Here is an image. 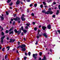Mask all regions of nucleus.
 <instances>
[{
    "label": "nucleus",
    "instance_id": "obj_34",
    "mask_svg": "<svg viewBox=\"0 0 60 60\" xmlns=\"http://www.w3.org/2000/svg\"><path fill=\"white\" fill-rule=\"evenodd\" d=\"M6 14L7 15H8L9 13H8V12L6 11Z\"/></svg>",
    "mask_w": 60,
    "mask_h": 60
},
{
    "label": "nucleus",
    "instance_id": "obj_56",
    "mask_svg": "<svg viewBox=\"0 0 60 60\" xmlns=\"http://www.w3.org/2000/svg\"><path fill=\"white\" fill-rule=\"evenodd\" d=\"M16 53H18V54L19 53V52L18 51V50H16Z\"/></svg>",
    "mask_w": 60,
    "mask_h": 60
},
{
    "label": "nucleus",
    "instance_id": "obj_21",
    "mask_svg": "<svg viewBox=\"0 0 60 60\" xmlns=\"http://www.w3.org/2000/svg\"><path fill=\"white\" fill-rule=\"evenodd\" d=\"M17 33H18V34H20V33H21V31H18V32H17Z\"/></svg>",
    "mask_w": 60,
    "mask_h": 60
},
{
    "label": "nucleus",
    "instance_id": "obj_2",
    "mask_svg": "<svg viewBox=\"0 0 60 60\" xmlns=\"http://www.w3.org/2000/svg\"><path fill=\"white\" fill-rule=\"evenodd\" d=\"M24 17H25V16L24 15H22V16L21 18L22 21H25L26 19Z\"/></svg>",
    "mask_w": 60,
    "mask_h": 60
},
{
    "label": "nucleus",
    "instance_id": "obj_45",
    "mask_svg": "<svg viewBox=\"0 0 60 60\" xmlns=\"http://www.w3.org/2000/svg\"><path fill=\"white\" fill-rule=\"evenodd\" d=\"M25 56H27V53L26 52L25 53Z\"/></svg>",
    "mask_w": 60,
    "mask_h": 60
},
{
    "label": "nucleus",
    "instance_id": "obj_35",
    "mask_svg": "<svg viewBox=\"0 0 60 60\" xmlns=\"http://www.w3.org/2000/svg\"><path fill=\"white\" fill-rule=\"evenodd\" d=\"M37 4H35L34 5L35 7H36L37 6Z\"/></svg>",
    "mask_w": 60,
    "mask_h": 60
},
{
    "label": "nucleus",
    "instance_id": "obj_25",
    "mask_svg": "<svg viewBox=\"0 0 60 60\" xmlns=\"http://www.w3.org/2000/svg\"><path fill=\"white\" fill-rule=\"evenodd\" d=\"M23 31L24 33H26V30H23Z\"/></svg>",
    "mask_w": 60,
    "mask_h": 60
},
{
    "label": "nucleus",
    "instance_id": "obj_32",
    "mask_svg": "<svg viewBox=\"0 0 60 60\" xmlns=\"http://www.w3.org/2000/svg\"><path fill=\"white\" fill-rule=\"evenodd\" d=\"M45 8H49V7H48V6H47V5H45Z\"/></svg>",
    "mask_w": 60,
    "mask_h": 60
},
{
    "label": "nucleus",
    "instance_id": "obj_40",
    "mask_svg": "<svg viewBox=\"0 0 60 60\" xmlns=\"http://www.w3.org/2000/svg\"><path fill=\"white\" fill-rule=\"evenodd\" d=\"M57 32L59 33V34H60V30H58L57 31Z\"/></svg>",
    "mask_w": 60,
    "mask_h": 60
},
{
    "label": "nucleus",
    "instance_id": "obj_17",
    "mask_svg": "<svg viewBox=\"0 0 60 60\" xmlns=\"http://www.w3.org/2000/svg\"><path fill=\"white\" fill-rule=\"evenodd\" d=\"M6 48H7V49H8V50H9V49H10V47L9 46H8Z\"/></svg>",
    "mask_w": 60,
    "mask_h": 60
},
{
    "label": "nucleus",
    "instance_id": "obj_27",
    "mask_svg": "<svg viewBox=\"0 0 60 60\" xmlns=\"http://www.w3.org/2000/svg\"><path fill=\"white\" fill-rule=\"evenodd\" d=\"M27 58V57H24V60H26V59Z\"/></svg>",
    "mask_w": 60,
    "mask_h": 60
},
{
    "label": "nucleus",
    "instance_id": "obj_49",
    "mask_svg": "<svg viewBox=\"0 0 60 60\" xmlns=\"http://www.w3.org/2000/svg\"><path fill=\"white\" fill-rule=\"evenodd\" d=\"M15 21H14L13 22V25H14V24H15Z\"/></svg>",
    "mask_w": 60,
    "mask_h": 60
},
{
    "label": "nucleus",
    "instance_id": "obj_64",
    "mask_svg": "<svg viewBox=\"0 0 60 60\" xmlns=\"http://www.w3.org/2000/svg\"><path fill=\"white\" fill-rule=\"evenodd\" d=\"M23 39L24 41H26V38H24Z\"/></svg>",
    "mask_w": 60,
    "mask_h": 60
},
{
    "label": "nucleus",
    "instance_id": "obj_60",
    "mask_svg": "<svg viewBox=\"0 0 60 60\" xmlns=\"http://www.w3.org/2000/svg\"><path fill=\"white\" fill-rule=\"evenodd\" d=\"M12 30V29H10L9 30V31H11Z\"/></svg>",
    "mask_w": 60,
    "mask_h": 60
},
{
    "label": "nucleus",
    "instance_id": "obj_8",
    "mask_svg": "<svg viewBox=\"0 0 60 60\" xmlns=\"http://www.w3.org/2000/svg\"><path fill=\"white\" fill-rule=\"evenodd\" d=\"M43 36H45V38H47L48 37V36H47V35L45 33H44L43 34Z\"/></svg>",
    "mask_w": 60,
    "mask_h": 60
},
{
    "label": "nucleus",
    "instance_id": "obj_52",
    "mask_svg": "<svg viewBox=\"0 0 60 60\" xmlns=\"http://www.w3.org/2000/svg\"><path fill=\"white\" fill-rule=\"evenodd\" d=\"M37 39H39V37L38 36H37Z\"/></svg>",
    "mask_w": 60,
    "mask_h": 60
},
{
    "label": "nucleus",
    "instance_id": "obj_16",
    "mask_svg": "<svg viewBox=\"0 0 60 60\" xmlns=\"http://www.w3.org/2000/svg\"><path fill=\"white\" fill-rule=\"evenodd\" d=\"M40 32H41V31L40 30H38V33L37 34V35H38V34H39V33H40Z\"/></svg>",
    "mask_w": 60,
    "mask_h": 60
},
{
    "label": "nucleus",
    "instance_id": "obj_36",
    "mask_svg": "<svg viewBox=\"0 0 60 60\" xmlns=\"http://www.w3.org/2000/svg\"><path fill=\"white\" fill-rule=\"evenodd\" d=\"M34 30L35 31H36V30H37V28L36 27H35L34 28Z\"/></svg>",
    "mask_w": 60,
    "mask_h": 60
},
{
    "label": "nucleus",
    "instance_id": "obj_43",
    "mask_svg": "<svg viewBox=\"0 0 60 60\" xmlns=\"http://www.w3.org/2000/svg\"><path fill=\"white\" fill-rule=\"evenodd\" d=\"M21 28L22 29V30H23V26H22L21 27Z\"/></svg>",
    "mask_w": 60,
    "mask_h": 60
},
{
    "label": "nucleus",
    "instance_id": "obj_11",
    "mask_svg": "<svg viewBox=\"0 0 60 60\" xmlns=\"http://www.w3.org/2000/svg\"><path fill=\"white\" fill-rule=\"evenodd\" d=\"M0 18H1V20H4V17L2 16H0Z\"/></svg>",
    "mask_w": 60,
    "mask_h": 60
},
{
    "label": "nucleus",
    "instance_id": "obj_31",
    "mask_svg": "<svg viewBox=\"0 0 60 60\" xmlns=\"http://www.w3.org/2000/svg\"><path fill=\"white\" fill-rule=\"evenodd\" d=\"M42 13H45V12H45V10H43L42 11Z\"/></svg>",
    "mask_w": 60,
    "mask_h": 60
},
{
    "label": "nucleus",
    "instance_id": "obj_48",
    "mask_svg": "<svg viewBox=\"0 0 60 60\" xmlns=\"http://www.w3.org/2000/svg\"><path fill=\"white\" fill-rule=\"evenodd\" d=\"M58 8H59V9L60 10V5H59Z\"/></svg>",
    "mask_w": 60,
    "mask_h": 60
},
{
    "label": "nucleus",
    "instance_id": "obj_61",
    "mask_svg": "<svg viewBox=\"0 0 60 60\" xmlns=\"http://www.w3.org/2000/svg\"><path fill=\"white\" fill-rule=\"evenodd\" d=\"M41 25H40L39 26V28H41Z\"/></svg>",
    "mask_w": 60,
    "mask_h": 60
},
{
    "label": "nucleus",
    "instance_id": "obj_14",
    "mask_svg": "<svg viewBox=\"0 0 60 60\" xmlns=\"http://www.w3.org/2000/svg\"><path fill=\"white\" fill-rule=\"evenodd\" d=\"M14 31L15 33H18V31H17V30L16 29H15L14 30Z\"/></svg>",
    "mask_w": 60,
    "mask_h": 60
},
{
    "label": "nucleus",
    "instance_id": "obj_55",
    "mask_svg": "<svg viewBox=\"0 0 60 60\" xmlns=\"http://www.w3.org/2000/svg\"><path fill=\"white\" fill-rule=\"evenodd\" d=\"M55 15H53L52 16V17L53 18H54V17H55Z\"/></svg>",
    "mask_w": 60,
    "mask_h": 60
},
{
    "label": "nucleus",
    "instance_id": "obj_26",
    "mask_svg": "<svg viewBox=\"0 0 60 60\" xmlns=\"http://www.w3.org/2000/svg\"><path fill=\"white\" fill-rule=\"evenodd\" d=\"M11 1V0H8L7 1V2L9 3Z\"/></svg>",
    "mask_w": 60,
    "mask_h": 60
},
{
    "label": "nucleus",
    "instance_id": "obj_13",
    "mask_svg": "<svg viewBox=\"0 0 60 60\" xmlns=\"http://www.w3.org/2000/svg\"><path fill=\"white\" fill-rule=\"evenodd\" d=\"M22 49V50L23 51H25L26 50V48H25V47Z\"/></svg>",
    "mask_w": 60,
    "mask_h": 60
},
{
    "label": "nucleus",
    "instance_id": "obj_9",
    "mask_svg": "<svg viewBox=\"0 0 60 60\" xmlns=\"http://www.w3.org/2000/svg\"><path fill=\"white\" fill-rule=\"evenodd\" d=\"M20 3V1L19 0L17 1L16 2V4L17 5H18V4H19V3Z\"/></svg>",
    "mask_w": 60,
    "mask_h": 60
},
{
    "label": "nucleus",
    "instance_id": "obj_15",
    "mask_svg": "<svg viewBox=\"0 0 60 60\" xmlns=\"http://www.w3.org/2000/svg\"><path fill=\"white\" fill-rule=\"evenodd\" d=\"M46 60V57H45V56H44V59H42V60Z\"/></svg>",
    "mask_w": 60,
    "mask_h": 60
},
{
    "label": "nucleus",
    "instance_id": "obj_20",
    "mask_svg": "<svg viewBox=\"0 0 60 60\" xmlns=\"http://www.w3.org/2000/svg\"><path fill=\"white\" fill-rule=\"evenodd\" d=\"M8 55L7 54L5 56V58L6 60V58L8 57Z\"/></svg>",
    "mask_w": 60,
    "mask_h": 60
},
{
    "label": "nucleus",
    "instance_id": "obj_12",
    "mask_svg": "<svg viewBox=\"0 0 60 60\" xmlns=\"http://www.w3.org/2000/svg\"><path fill=\"white\" fill-rule=\"evenodd\" d=\"M42 28L43 30H45V29H46L47 27L45 26H43L42 27Z\"/></svg>",
    "mask_w": 60,
    "mask_h": 60
},
{
    "label": "nucleus",
    "instance_id": "obj_4",
    "mask_svg": "<svg viewBox=\"0 0 60 60\" xmlns=\"http://www.w3.org/2000/svg\"><path fill=\"white\" fill-rule=\"evenodd\" d=\"M38 54L37 53L35 54H33V57L34 58V59H36L37 58V56Z\"/></svg>",
    "mask_w": 60,
    "mask_h": 60
},
{
    "label": "nucleus",
    "instance_id": "obj_5",
    "mask_svg": "<svg viewBox=\"0 0 60 60\" xmlns=\"http://www.w3.org/2000/svg\"><path fill=\"white\" fill-rule=\"evenodd\" d=\"M5 37V36H4L2 37L1 38V40L0 41L1 43H3V42H4V41H3V40H4Z\"/></svg>",
    "mask_w": 60,
    "mask_h": 60
},
{
    "label": "nucleus",
    "instance_id": "obj_57",
    "mask_svg": "<svg viewBox=\"0 0 60 60\" xmlns=\"http://www.w3.org/2000/svg\"><path fill=\"white\" fill-rule=\"evenodd\" d=\"M48 10H49V11H50L51 10V8H49L48 9Z\"/></svg>",
    "mask_w": 60,
    "mask_h": 60
},
{
    "label": "nucleus",
    "instance_id": "obj_3",
    "mask_svg": "<svg viewBox=\"0 0 60 60\" xmlns=\"http://www.w3.org/2000/svg\"><path fill=\"white\" fill-rule=\"evenodd\" d=\"M53 13V12L52 11H48L47 12H45V14H52Z\"/></svg>",
    "mask_w": 60,
    "mask_h": 60
},
{
    "label": "nucleus",
    "instance_id": "obj_51",
    "mask_svg": "<svg viewBox=\"0 0 60 60\" xmlns=\"http://www.w3.org/2000/svg\"><path fill=\"white\" fill-rule=\"evenodd\" d=\"M38 43V42H37V41H36V43H35V44L36 45H37V44Z\"/></svg>",
    "mask_w": 60,
    "mask_h": 60
},
{
    "label": "nucleus",
    "instance_id": "obj_7",
    "mask_svg": "<svg viewBox=\"0 0 60 60\" xmlns=\"http://www.w3.org/2000/svg\"><path fill=\"white\" fill-rule=\"evenodd\" d=\"M10 41H9L10 42H13L15 41V39H10Z\"/></svg>",
    "mask_w": 60,
    "mask_h": 60
},
{
    "label": "nucleus",
    "instance_id": "obj_63",
    "mask_svg": "<svg viewBox=\"0 0 60 60\" xmlns=\"http://www.w3.org/2000/svg\"><path fill=\"white\" fill-rule=\"evenodd\" d=\"M39 37H41V35H39Z\"/></svg>",
    "mask_w": 60,
    "mask_h": 60
},
{
    "label": "nucleus",
    "instance_id": "obj_58",
    "mask_svg": "<svg viewBox=\"0 0 60 60\" xmlns=\"http://www.w3.org/2000/svg\"><path fill=\"white\" fill-rule=\"evenodd\" d=\"M7 40H9V37H7Z\"/></svg>",
    "mask_w": 60,
    "mask_h": 60
},
{
    "label": "nucleus",
    "instance_id": "obj_33",
    "mask_svg": "<svg viewBox=\"0 0 60 60\" xmlns=\"http://www.w3.org/2000/svg\"><path fill=\"white\" fill-rule=\"evenodd\" d=\"M13 4V3H12V2H11V4H9V5L10 6H11V5H12V4Z\"/></svg>",
    "mask_w": 60,
    "mask_h": 60
},
{
    "label": "nucleus",
    "instance_id": "obj_19",
    "mask_svg": "<svg viewBox=\"0 0 60 60\" xmlns=\"http://www.w3.org/2000/svg\"><path fill=\"white\" fill-rule=\"evenodd\" d=\"M26 25H27V26H29V25H30V24L29 23L26 24Z\"/></svg>",
    "mask_w": 60,
    "mask_h": 60
},
{
    "label": "nucleus",
    "instance_id": "obj_47",
    "mask_svg": "<svg viewBox=\"0 0 60 60\" xmlns=\"http://www.w3.org/2000/svg\"><path fill=\"white\" fill-rule=\"evenodd\" d=\"M20 42L18 41V45H19L20 44Z\"/></svg>",
    "mask_w": 60,
    "mask_h": 60
},
{
    "label": "nucleus",
    "instance_id": "obj_59",
    "mask_svg": "<svg viewBox=\"0 0 60 60\" xmlns=\"http://www.w3.org/2000/svg\"><path fill=\"white\" fill-rule=\"evenodd\" d=\"M13 19H11V21H13Z\"/></svg>",
    "mask_w": 60,
    "mask_h": 60
},
{
    "label": "nucleus",
    "instance_id": "obj_53",
    "mask_svg": "<svg viewBox=\"0 0 60 60\" xmlns=\"http://www.w3.org/2000/svg\"><path fill=\"white\" fill-rule=\"evenodd\" d=\"M23 34H24V33H23V32H22L21 33L22 35H23Z\"/></svg>",
    "mask_w": 60,
    "mask_h": 60
},
{
    "label": "nucleus",
    "instance_id": "obj_1",
    "mask_svg": "<svg viewBox=\"0 0 60 60\" xmlns=\"http://www.w3.org/2000/svg\"><path fill=\"white\" fill-rule=\"evenodd\" d=\"M26 47V45L24 44H23L22 45H20V46L18 47H17V49L19 48V47H20L21 49H23L24 47Z\"/></svg>",
    "mask_w": 60,
    "mask_h": 60
},
{
    "label": "nucleus",
    "instance_id": "obj_29",
    "mask_svg": "<svg viewBox=\"0 0 60 60\" xmlns=\"http://www.w3.org/2000/svg\"><path fill=\"white\" fill-rule=\"evenodd\" d=\"M1 34H2V35L3 36V35H4V33L3 32H2Z\"/></svg>",
    "mask_w": 60,
    "mask_h": 60
},
{
    "label": "nucleus",
    "instance_id": "obj_30",
    "mask_svg": "<svg viewBox=\"0 0 60 60\" xmlns=\"http://www.w3.org/2000/svg\"><path fill=\"white\" fill-rule=\"evenodd\" d=\"M6 33H9V31L8 30H6L5 32Z\"/></svg>",
    "mask_w": 60,
    "mask_h": 60
},
{
    "label": "nucleus",
    "instance_id": "obj_54",
    "mask_svg": "<svg viewBox=\"0 0 60 60\" xmlns=\"http://www.w3.org/2000/svg\"><path fill=\"white\" fill-rule=\"evenodd\" d=\"M33 25H35V22H33Z\"/></svg>",
    "mask_w": 60,
    "mask_h": 60
},
{
    "label": "nucleus",
    "instance_id": "obj_37",
    "mask_svg": "<svg viewBox=\"0 0 60 60\" xmlns=\"http://www.w3.org/2000/svg\"><path fill=\"white\" fill-rule=\"evenodd\" d=\"M40 7L41 8H42L43 7V5L42 4H41L40 5Z\"/></svg>",
    "mask_w": 60,
    "mask_h": 60
},
{
    "label": "nucleus",
    "instance_id": "obj_18",
    "mask_svg": "<svg viewBox=\"0 0 60 60\" xmlns=\"http://www.w3.org/2000/svg\"><path fill=\"white\" fill-rule=\"evenodd\" d=\"M59 13V10H58L57 11V12L56 13V15H58Z\"/></svg>",
    "mask_w": 60,
    "mask_h": 60
},
{
    "label": "nucleus",
    "instance_id": "obj_38",
    "mask_svg": "<svg viewBox=\"0 0 60 60\" xmlns=\"http://www.w3.org/2000/svg\"><path fill=\"white\" fill-rule=\"evenodd\" d=\"M31 14V15L32 16H34V14L33 13H32Z\"/></svg>",
    "mask_w": 60,
    "mask_h": 60
},
{
    "label": "nucleus",
    "instance_id": "obj_6",
    "mask_svg": "<svg viewBox=\"0 0 60 60\" xmlns=\"http://www.w3.org/2000/svg\"><path fill=\"white\" fill-rule=\"evenodd\" d=\"M13 19L15 20V21H17V20H20V18H14Z\"/></svg>",
    "mask_w": 60,
    "mask_h": 60
},
{
    "label": "nucleus",
    "instance_id": "obj_28",
    "mask_svg": "<svg viewBox=\"0 0 60 60\" xmlns=\"http://www.w3.org/2000/svg\"><path fill=\"white\" fill-rule=\"evenodd\" d=\"M28 54L29 55V56H30V55H31V52H29L28 53Z\"/></svg>",
    "mask_w": 60,
    "mask_h": 60
},
{
    "label": "nucleus",
    "instance_id": "obj_39",
    "mask_svg": "<svg viewBox=\"0 0 60 60\" xmlns=\"http://www.w3.org/2000/svg\"><path fill=\"white\" fill-rule=\"evenodd\" d=\"M39 55L40 56H41V55H42V52H40L39 53Z\"/></svg>",
    "mask_w": 60,
    "mask_h": 60
},
{
    "label": "nucleus",
    "instance_id": "obj_46",
    "mask_svg": "<svg viewBox=\"0 0 60 60\" xmlns=\"http://www.w3.org/2000/svg\"><path fill=\"white\" fill-rule=\"evenodd\" d=\"M33 6V5L32 4H30V7H31V6Z\"/></svg>",
    "mask_w": 60,
    "mask_h": 60
},
{
    "label": "nucleus",
    "instance_id": "obj_44",
    "mask_svg": "<svg viewBox=\"0 0 60 60\" xmlns=\"http://www.w3.org/2000/svg\"><path fill=\"white\" fill-rule=\"evenodd\" d=\"M18 22L19 23H20V20H18Z\"/></svg>",
    "mask_w": 60,
    "mask_h": 60
},
{
    "label": "nucleus",
    "instance_id": "obj_62",
    "mask_svg": "<svg viewBox=\"0 0 60 60\" xmlns=\"http://www.w3.org/2000/svg\"><path fill=\"white\" fill-rule=\"evenodd\" d=\"M50 52H52V50L51 49H50Z\"/></svg>",
    "mask_w": 60,
    "mask_h": 60
},
{
    "label": "nucleus",
    "instance_id": "obj_41",
    "mask_svg": "<svg viewBox=\"0 0 60 60\" xmlns=\"http://www.w3.org/2000/svg\"><path fill=\"white\" fill-rule=\"evenodd\" d=\"M2 51H4V48H3L2 49Z\"/></svg>",
    "mask_w": 60,
    "mask_h": 60
},
{
    "label": "nucleus",
    "instance_id": "obj_42",
    "mask_svg": "<svg viewBox=\"0 0 60 60\" xmlns=\"http://www.w3.org/2000/svg\"><path fill=\"white\" fill-rule=\"evenodd\" d=\"M25 28H26V29H28V26H26L25 27Z\"/></svg>",
    "mask_w": 60,
    "mask_h": 60
},
{
    "label": "nucleus",
    "instance_id": "obj_22",
    "mask_svg": "<svg viewBox=\"0 0 60 60\" xmlns=\"http://www.w3.org/2000/svg\"><path fill=\"white\" fill-rule=\"evenodd\" d=\"M56 4V2H54L52 4V5H51L52 6V5H54V4Z\"/></svg>",
    "mask_w": 60,
    "mask_h": 60
},
{
    "label": "nucleus",
    "instance_id": "obj_50",
    "mask_svg": "<svg viewBox=\"0 0 60 60\" xmlns=\"http://www.w3.org/2000/svg\"><path fill=\"white\" fill-rule=\"evenodd\" d=\"M26 1H27L28 2H30V0H26Z\"/></svg>",
    "mask_w": 60,
    "mask_h": 60
},
{
    "label": "nucleus",
    "instance_id": "obj_23",
    "mask_svg": "<svg viewBox=\"0 0 60 60\" xmlns=\"http://www.w3.org/2000/svg\"><path fill=\"white\" fill-rule=\"evenodd\" d=\"M43 4H44V5H46L47 4H46V3L45 2H43Z\"/></svg>",
    "mask_w": 60,
    "mask_h": 60
},
{
    "label": "nucleus",
    "instance_id": "obj_24",
    "mask_svg": "<svg viewBox=\"0 0 60 60\" xmlns=\"http://www.w3.org/2000/svg\"><path fill=\"white\" fill-rule=\"evenodd\" d=\"M13 31H10L9 32V34H13Z\"/></svg>",
    "mask_w": 60,
    "mask_h": 60
},
{
    "label": "nucleus",
    "instance_id": "obj_10",
    "mask_svg": "<svg viewBox=\"0 0 60 60\" xmlns=\"http://www.w3.org/2000/svg\"><path fill=\"white\" fill-rule=\"evenodd\" d=\"M47 28L49 29H51V25H49L48 26Z\"/></svg>",
    "mask_w": 60,
    "mask_h": 60
}]
</instances>
